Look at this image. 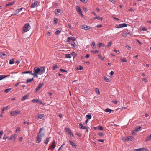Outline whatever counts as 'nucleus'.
Instances as JSON below:
<instances>
[{
  "instance_id": "680f3d73",
  "label": "nucleus",
  "mask_w": 151,
  "mask_h": 151,
  "mask_svg": "<svg viewBox=\"0 0 151 151\" xmlns=\"http://www.w3.org/2000/svg\"><path fill=\"white\" fill-rule=\"evenodd\" d=\"M83 9L85 12H87L88 10L85 7H83Z\"/></svg>"
},
{
  "instance_id": "aec40b11",
  "label": "nucleus",
  "mask_w": 151,
  "mask_h": 151,
  "mask_svg": "<svg viewBox=\"0 0 151 151\" xmlns=\"http://www.w3.org/2000/svg\"><path fill=\"white\" fill-rule=\"evenodd\" d=\"M65 58H70L71 57V54H66L65 55Z\"/></svg>"
},
{
  "instance_id": "5701e85b",
  "label": "nucleus",
  "mask_w": 151,
  "mask_h": 151,
  "mask_svg": "<svg viewBox=\"0 0 151 151\" xmlns=\"http://www.w3.org/2000/svg\"><path fill=\"white\" fill-rule=\"evenodd\" d=\"M112 110L109 108H106L105 109V111L106 112L111 113L112 111Z\"/></svg>"
},
{
  "instance_id": "13d9d810",
  "label": "nucleus",
  "mask_w": 151,
  "mask_h": 151,
  "mask_svg": "<svg viewBox=\"0 0 151 151\" xmlns=\"http://www.w3.org/2000/svg\"><path fill=\"white\" fill-rule=\"evenodd\" d=\"M98 135L101 136H102L103 135L102 132H99V133H98Z\"/></svg>"
},
{
  "instance_id": "864d4df0",
  "label": "nucleus",
  "mask_w": 151,
  "mask_h": 151,
  "mask_svg": "<svg viewBox=\"0 0 151 151\" xmlns=\"http://www.w3.org/2000/svg\"><path fill=\"white\" fill-rule=\"evenodd\" d=\"M95 43L94 42H92V43L91 44V46H92V48H95Z\"/></svg>"
},
{
  "instance_id": "ea45409f",
  "label": "nucleus",
  "mask_w": 151,
  "mask_h": 151,
  "mask_svg": "<svg viewBox=\"0 0 151 151\" xmlns=\"http://www.w3.org/2000/svg\"><path fill=\"white\" fill-rule=\"evenodd\" d=\"M11 90V88L7 89H5L4 90V92L6 93H8L9 92V91H10Z\"/></svg>"
},
{
  "instance_id": "58836bf2",
  "label": "nucleus",
  "mask_w": 151,
  "mask_h": 151,
  "mask_svg": "<svg viewBox=\"0 0 151 151\" xmlns=\"http://www.w3.org/2000/svg\"><path fill=\"white\" fill-rule=\"evenodd\" d=\"M85 27H86V25L84 24V25H81V27L82 29L85 30V29H85V28H86Z\"/></svg>"
},
{
  "instance_id": "c03bdc74",
  "label": "nucleus",
  "mask_w": 151,
  "mask_h": 151,
  "mask_svg": "<svg viewBox=\"0 0 151 151\" xmlns=\"http://www.w3.org/2000/svg\"><path fill=\"white\" fill-rule=\"evenodd\" d=\"M14 2H9L8 4H6V6H7L9 5H12L14 4Z\"/></svg>"
},
{
  "instance_id": "603ef678",
  "label": "nucleus",
  "mask_w": 151,
  "mask_h": 151,
  "mask_svg": "<svg viewBox=\"0 0 151 151\" xmlns=\"http://www.w3.org/2000/svg\"><path fill=\"white\" fill-rule=\"evenodd\" d=\"M20 130V128L19 127H18L17 128L16 130H15V132H17L19 131Z\"/></svg>"
},
{
  "instance_id": "69168bd1",
  "label": "nucleus",
  "mask_w": 151,
  "mask_h": 151,
  "mask_svg": "<svg viewBox=\"0 0 151 151\" xmlns=\"http://www.w3.org/2000/svg\"><path fill=\"white\" fill-rule=\"evenodd\" d=\"M137 132H136V131H135V129L134 131H133L132 132V134H135L137 133Z\"/></svg>"
},
{
  "instance_id": "0eeeda50",
  "label": "nucleus",
  "mask_w": 151,
  "mask_h": 151,
  "mask_svg": "<svg viewBox=\"0 0 151 151\" xmlns=\"http://www.w3.org/2000/svg\"><path fill=\"white\" fill-rule=\"evenodd\" d=\"M76 11L77 12L81 15L82 16H83V14L82 11L80 8V7L78 6H77L76 7Z\"/></svg>"
},
{
  "instance_id": "cd10ccee",
  "label": "nucleus",
  "mask_w": 151,
  "mask_h": 151,
  "mask_svg": "<svg viewBox=\"0 0 151 151\" xmlns=\"http://www.w3.org/2000/svg\"><path fill=\"white\" fill-rule=\"evenodd\" d=\"M151 140V134L147 137V138L146 139V141H148L150 140Z\"/></svg>"
},
{
  "instance_id": "7c9ffc66",
  "label": "nucleus",
  "mask_w": 151,
  "mask_h": 151,
  "mask_svg": "<svg viewBox=\"0 0 151 151\" xmlns=\"http://www.w3.org/2000/svg\"><path fill=\"white\" fill-rule=\"evenodd\" d=\"M72 47H75L76 44L74 42H72L71 44H70Z\"/></svg>"
},
{
  "instance_id": "e433bc0d",
  "label": "nucleus",
  "mask_w": 151,
  "mask_h": 151,
  "mask_svg": "<svg viewBox=\"0 0 151 151\" xmlns=\"http://www.w3.org/2000/svg\"><path fill=\"white\" fill-rule=\"evenodd\" d=\"M85 30H89L91 28V27H90L87 26V25H86V27Z\"/></svg>"
},
{
  "instance_id": "8fccbe9b",
  "label": "nucleus",
  "mask_w": 151,
  "mask_h": 151,
  "mask_svg": "<svg viewBox=\"0 0 151 151\" xmlns=\"http://www.w3.org/2000/svg\"><path fill=\"white\" fill-rule=\"evenodd\" d=\"M120 60L123 62H126L127 60L125 58H121Z\"/></svg>"
},
{
  "instance_id": "dca6fc26",
  "label": "nucleus",
  "mask_w": 151,
  "mask_h": 151,
  "mask_svg": "<svg viewBox=\"0 0 151 151\" xmlns=\"http://www.w3.org/2000/svg\"><path fill=\"white\" fill-rule=\"evenodd\" d=\"M134 138V137L132 136L127 137V141H131Z\"/></svg>"
},
{
  "instance_id": "9b49d317",
  "label": "nucleus",
  "mask_w": 151,
  "mask_h": 151,
  "mask_svg": "<svg viewBox=\"0 0 151 151\" xmlns=\"http://www.w3.org/2000/svg\"><path fill=\"white\" fill-rule=\"evenodd\" d=\"M71 40L73 41H74L76 40V39L75 38L73 37H68L67 39V41H66V42H69Z\"/></svg>"
},
{
  "instance_id": "4d7b16f0",
  "label": "nucleus",
  "mask_w": 151,
  "mask_h": 151,
  "mask_svg": "<svg viewBox=\"0 0 151 151\" xmlns=\"http://www.w3.org/2000/svg\"><path fill=\"white\" fill-rule=\"evenodd\" d=\"M31 81V79H27L26 81V82L28 83L30 82Z\"/></svg>"
},
{
  "instance_id": "2f4dec72",
  "label": "nucleus",
  "mask_w": 151,
  "mask_h": 151,
  "mask_svg": "<svg viewBox=\"0 0 151 151\" xmlns=\"http://www.w3.org/2000/svg\"><path fill=\"white\" fill-rule=\"evenodd\" d=\"M115 27L117 28H122V24H120L116 26Z\"/></svg>"
},
{
  "instance_id": "7ed1b4c3",
  "label": "nucleus",
  "mask_w": 151,
  "mask_h": 151,
  "mask_svg": "<svg viewBox=\"0 0 151 151\" xmlns=\"http://www.w3.org/2000/svg\"><path fill=\"white\" fill-rule=\"evenodd\" d=\"M30 29V26L29 23H26L23 26V31L26 32L29 31Z\"/></svg>"
},
{
  "instance_id": "9d476101",
  "label": "nucleus",
  "mask_w": 151,
  "mask_h": 151,
  "mask_svg": "<svg viewBox=\"0 0 151 151\" xmlns=\"http://www.w3.org/2000/svg\"><path fill=\"white\" fill-rule=\"evenodd\" d=\"M37 1H36V0H35L34 1V2L32 4L31 7V8H34L37 6Z\"/></svg>"
},
{
  "instance_id": "a18cd8bd",
  "label": "nucleus",
  "mask_w": 151,
  "mask_h": 151,
  "mask_svg": "<svg viewBox=\"0 0 151 151\" xmlns=\"http://www.w3.org/2000/svg\"><path fill=\"white\" fill-rule=\"evenodd\" d=\"M112 44V42H108V45H107V47H109Z\"/></svg>"
},
{
  "instance_id": "bb28decb",
  "label": "nucleus",
  "mask_w": 151,
  "mask_h": 151,
  "mask_svg": "<svg viewBox=\"0 0 151 151\" xmlns=\"http://www.w3.org/2000/svg\"><path fill=\"white\" fill-rule=\"evenodd\" d=\"M104 80L106 82H110V81L109 80V79L108 78L104 76Z\"/></svg>"
},
{
  "instance_id": "f704fd0d",
  "label": "nucleus",
  "mask_w": 151,
  "mask_h": 151,
  "mask_svg": "<svg viewBox=\"0 0 151 151\" xmlns=\"http://www.w3.org/2000/svg\"><path fill=\"white\" fill-rule=\"evenodd\" d=\"M141 128V127L140 126H139L138 127L135 128V131L137 132L139 131V130H140Z\"/></svg>"
},
{
  "instance_id": "de8ad7c7",
  "label": "nucleus",
  "mask_w": 151,
  "mask_h": 151,
  "mask_svg": "<svg viewBox=\"0 0 151 151\" xmlns=\"http://www.w3.org/2000/svg\"><path fill=\"white\" fill-rule=\"evenodd\" d=\"M7 107H7H4L3 108V109L2 110V113H3L4 110H7Z\"/></svg>"
},
{
  "instance_id": "f3484780",
  "label": "nucleus",
  "mask_w": 151,
  "mask_h": 151,
  "mask_svg": "<svg viewBox=\"0 0 151 151\" xmlns=\"http://www.w3.org/2000/svg\"><path fill=\"white\" fill-rule=\"evenodd\" d=\"M22 74H27V73H29L30 74L32 75V71H24L22 72Z\"/></svg>"
},
{
  "instance_id": "72a5a7b5",
  "label": "nucleus",
  "mask_w": 151,
  "mask_h": 151,
  "mask_svg": "<svg viewBox=\"0 0 151 151\" xmlns=\"http://www.w3.org/2000/svg\"><path fill=\"white\" fill-rule=\"evenodd\" d=\"M83 69V67L82 66H79V67H77V69L78 70H82Z\"/></svg>"
},
{
  "instance_id": "1a4fd4ad",
  "label": "nucleus",
  "mask_w": 151,
  "mask_h": 151,
  "mask_svg": "<svg viewBox=\"0 0 151 151\" xmlns=\"http://www.w3.org/2000/svg\"><path fill=\"white\" fill-rule=\"evenodd\" d=\"M65 129L66 131L69 134L70 136H73L72 133L70 129L68 128H66Z\"/></svg>"
},
{
  "instance_id": "a211bd4d",
  "label": "nucleus",
  "mask_w": 151,
  "mask_h": 151,
  "mask_svg": "<svg viewBox=\"0 0 151 151\" xmlns=\"http://www.w3.org/2000/svg\"><path fill=\"white\" fill-rule=\"evenodd\" d=\"M55 13L57 14L60 12L61 9H57L55 10Z\"/></svg>"
},
{
  "instance_id": "0e129e2a",
  "label": "nucleus",
  "mask_w": 151,
  "mask_h": 151,
  "mask_svg": "<svg viewBox=\"0 0 151 151\" xmlns=\"http://www.w3.org/2000/svg\"><path fill=\"white\" fill-rule=\"evenodd\" d=\"M114 74V72L113 71H111L109 73V75L110 76H112V75H113Z\"/></svg>"
},
{
  "instance_id": "ddd939ff",
  "label": "nucleus",
  "mask_w": 151,
  "mask_h": 151,
  "mask_svg": "<svg viewBox=\"0 0 151 151\" xmlns=\"http://www.w3.org/2000/svg\"><path fill=\"white\" fill-rule=\"evenodd\" d=\"M28 97H29V95H26L22 97L21 100L22 101H23L25 100L28 99Z\"/></svg>"
},
{
  "instance_id": "4468645a",
  "label": "nucleus",
  "mask_w": 151,
  "mask_h": 151,
  "mask_svg": "<svg viewBox=\"0 0 151 151\" xmlns=\"http://www.w3.org/2000/svg\"><path fill=\"white\" fill-rule=\"evenodd\" d=\"M10 76V75H0V80H1L3 79H4V78H6V77H9Z\"/></svg>"
},
{
  "instance_id": "c85d7f7f",
  "label": "nucleus",
  "mask_w": 151,
  "mask_h": 151,
  "mask_svg": "<svg viewBox=\"0 0 151 151\" xmlns=\"http://www.w3.org/2000/svg\"><path fill=\"white\" fill-rule=\"evenodd\" d=\"M49 139L50 138H47L44 141V143H45L46 144H47L49 141Z\"/></svg>"
},
{
  "instance_id": "79ce46f5",
  "label": "nucleus",
  "mask_w": 151,
  "mask_h": 151,
  "mask_svg": "<svg viewBox=\"0 0 151 151\" xmlns=\"http://www.w3.org/2000/svg\"><path fill=\"white\" fill-rule=\"evenodd\" d=\"M98 129L99 130L102 131L103 130V128L102 126H99V127H98Z\"/></svg>"
},
{
  "instance_id": "a878e982",
  "label": "nucleus",
  "mask_w": 151,
  "mask_h": 151,
  "mask_svg": "<svg viewBox=\"0 0 151 151\" xmlns=\"http://www.w3.org/2000/svg\"><path fill=\"white\" fill-rule=\"evenodd\" d=\"M71 54V55H72L73 57V58H75L76 56L77 55V54L76 53L74 52H72Z\"/></svg>"
},
{
  "instance_id": "49530a36",
  "label": "nucleus",
  "mask_w": 151,
  "mask_h": 151,
  "mask_svg": "<svg viewBox=\"0 0 151 151\" xmlns=\"http://www.w3.org/2000/svg\"><path fill=\"white\" fill-rule=\"evenodd\" d=\"M58 67L57 65H55L53 67V70H54L55 69H57L58 68Z\"/></svg>"
},
{
  "instance_id": "f8f14e48",
  "label": "nucleus",
  "mask_w": 151,
  "mask_h": 151,
  "mask_svg": "<svg viewBox=\"0 0 151 151\" xmlns=\"http://www.w3.org/2000/svg\"><path fill=\"white\" fill-rule=\"evenodd\" d=\"M16 135L17 134H14L12 135L9 138L8 140H12L13 139H14V140H15L16 139Z\"/></svg>"
},
{
  "instance_id": "6ab92c4d",
  "label": "nucleus",
  "mask_w": 151,
  "mask_h": 151,
  "mask_svg": "<svg viewBox=\"0 0 151 151\" xmlns=\"http://www.w3.org/2000/svg\"><path fill=\"white\" fill-rule=\"evenodd\" d=\"M69 141L70 142V144L73 147H75L76 146V145L74 143L72 142L70 140H69Z\"/></svg>"
},
{
  "instance_id": "f257e3e1",
  "label": "nucleus",
  "mask_w": 151,
  "mask_h": 151,
  "mask_svg": "<svg viewBox=\"0 0 151 151\" xmlns=\"http://www.w3.org/2000/svg\"><path fill=\"white\" fill-rule=\"evenodd\" d=\"M43 130L42 128H41L38 133L37 137V140L36 142L37 143H39L41 141L42 139V137L44 136V134L42 132Z\"/></svg>"
},
{
  "instance_id": "412c9836",
  "label": "nucleus",
  "mask_w": 151,
  "mask_h": 151,
  "mask_svg": "<svg viewBox=\"0 0 151 151\" xmlns=\"http://www.w3.org/2000/svg\"><path fill=\"white\" fill-rule=\"evenodd\" d=\"M44 114H39L38 115V117L37 118L40 119H42V118L44 116Z\"/></svg>"
},
{
  "instance_id": "6e6552de",
  "label": "nucleus",
  "mask_w": 151,
  "mask_h": 151,
  "mask_svg": "<svg viewBox=\"0 0 151 151\" xmlns=\"http://www.w3.org/2000/svg\"><path fill=\"white\" fill-rule=\"evenodd\" d=\"M134 150L135 151H148L147 149L144 148L135 149Z\"/></svg>"
},
{
  "instance_id": "6e6d98bb",
  "label": "nucleus",
  "mask_w": 151,
  "mask_h": 151,
  "mask_svg": "<svg viewBox=\"0 0 151 151\" xmlns=\"http://www.w3.org/2000/svg\"><path fill=\"white\" fill-rule=\"evenodd\" d=\"M142 80L145 82L146 83L147 81V80L145 78H142Z\"/></svg>"
},
{
  "instance_id": "37998d69",
  "label": "nucleus",
  "mask_w": 151,
  "mask_h": 151,
  "mask_svg": "<svg viewBox=\"0 0 151 151\" xmlns=\"http://www.w3.org/2000/svg\"><path fill=\"white\" fill-rule=\"evenodd\" d=\"M38 100L37 99H33L32 100V101L33 103H38Z\"/></svg>"
},
{
  "instance_id": "3c124183",
  "label": "nucleus",
  "mask_w": 151,
  "mask_h": 151,
  "mask_svg": "<svg viewBox=\"0 0 151 151\" xmlns=\"http://www.w3.org/2000/svg\"><path fill=\"white\" fill-rule=\"evenodd\" d=\"M60 32H61V31L58 30L55 32V34L56 35H58L59 33H60Z\"/></svg>"
},
{
  "instance_id": "a19ab883",
  "label": "nucleus",
  "mask_w": 151,
  "mask_h": 151,
  "mask_svg": "<svg viewBox=\"0 0 151 151\" xmlns=\"http://www.w3.org/2000/svg\"><path fill=\"white\" fill-rule=\"evenodd\" d=\"M96 93L98 95L100 94V92L99 90V89L98 88H96Z\"/></svg>"
},
{
  "instance_id": "2eb2a0df",
  "label": "nucleus",
  "mask_w": 151,
  "mask_h": 151,
  "mask_svg": "<svg viewBox=\"0 0 151 151\" xmlns=\"http://www.w3.org/2000/svg\"><path fill=\"white\" fill-rule=\"evenodd\" d=\"M93 19H97L98 20H99L102 21L103 19V18L102 17H101L99 16H96L95 17H94L93 18Z\"/></svg>"
},
{
  "instance_id": "4be33fe9",
  "label": "nucleus",
  "mask_w": 151,
  "mask_h": 151,
  "mask_svg": "<svg viewBox=\"0 0 151 151\" xmlns=\"http://www.w3.org/2000/svg\"><path fill=\"white\" fill-rule=\"evenodd\" d=\"M23 9V8H20V9H18L16 10L15 12H16L17 13H19L22 11Z\"/></svg>"
},
{
  "instance_id": "20e7f679",
  "label": "nucleus",
  "mask_w": 151,
  "mask_h": 151,
  "mask_svg": "<svg viewBox=\"0 0 151 151\" xmlns=\"http://www.w3.org/2000/svg\"><path fill=\"white\" fill-rule=\"evenodd\" d=\"M20 114V111L16 110L14 111H12L10 112V115L11 116H14L17 115L18 114Z\"/></svg>"
},
{
  "instance_id": "423d86ee",
  "label": "nucleus",
  "mask_w": 151,
  "mask_h": 151,
  "mask_svg": "<svg viewBox=\"0 0 151 151\" xmlns=\"http://www.w3.org/2000/svg\"><path fill=\"white\" fill-rule=\"evenodd\" d=\"M44 85V83H40L37 86V87L36 88V92H37Z\"/></svg>"
},
{
  "instance_id": "473e14b6",
  "label": "nucleus",
  "mask_w": 151,
  "mask_h": 151,
  "mask_svg": "<svg viewBox=\"0 0 151 151\" xmlns=\"http://www.w3.org/2000/svg\"><path fill=\"white\" fill-rule=\"evenodd\" d=\"M98 56L99 57V58L100 59H101V60H104V58H103L102 57V56L100 54H99L98 55Z\"/></svg>"
},
{
  "instance_id": "052dcab7",
  "label": "nucleus",
  "mask_w": 151,
  "mask_h": 151,
  "mask_svg": "<svg viewBox=\"0 0 151 151\" xmlns=\"http://www.w3.org/2000/svg\"><path fill=\"white\" fill-rule=\"evenodd\" d=\"M65 145L64 144H62L60 146V147L59 148L58 150V151L60 150L61 148H63V145Z\"/></svg>"
},
{
  "instance_id": "09e8293b",
  "label": "nucleus",
  "mask_w": 151,
  "mask_h": 151,
  "mask_svg": "<svg viewBox=\"0 0 151 151\" xmlns=\"http://www.w3.org/2000/svg\"><path fill=\"white\" fill-rule=\"evenodd\" d=\"M122 27H125L127 26V24L126 23H123L122 24Z\"/></svg>"
},
{
  "instance_id": "c9c22d12",
  "label": "nucleus",
  "mask_w": 151,
  "mask_h": 151,
  "mask_svg": "<svg viewBox=\"0 0 151 151\" xmlns=\"http://www.w3.org/2000/svg\"><path fill=\"white\" fill-rule=\"evenodd\" d=\"M9 64H12L14 63V60L13 59H11L9 61Z\"/></svg>"
},
{
  "instance_id": "5fc2aeb1",
  "label": "nucleus",
  "mask_w": 151,
  "mask_h": 151,
  "mask_svg": "<svg viewBox=\"0 0 151 151\" xmlns=\"http://www.w3.org/2000/svg\"><path fill=\"white\" fill-rule=\"evenodd\" d=\"M92 52L95 54H96L99 52V51L96 50L95 51H92Z\"/></svg>"
},
{
  "instance_id": "338daca9",
  "label": "nucleus",
  "mask_w": 151,
  "mask_h": 151,
  "mask_svg": "<svg viewBox=\"0 0 151 151\" xmlns=\"http://www.w3.org/2000/svg\"><path fill=\"white\" fill-rule=\"evenodd\" d=\"M60 71L61 72H67V71L66 70L63 69H60Z\"/></svg>"
},
{
  "instance_id": "774afa93",
  "label": "nucleus",
  "mask_w": 151,
  "mask_h": 151,
  "mask_svg": "<svg viewBox=\"0 0 151 151\" xmlns=\"http://www.w3.org/2000/svg\"><path fill=\"white\" fill-rule=\"evenodd\" d=\"M125 47L127 48H131V47L127 45H126L125 46Z\"/></svg>"
},
{
  "instance_id": "393cba45",
  "label": "nucleus",
  "mask_w": 151,
  "mask_h": 151,
  "mask_svg": "<svg viewBox=\"0 0 151 151\" xmlns=\"http://www.w3.org/2000/svg\"><path fill=\"white\" fill-rule=\"evenodd\" d=\"M98 44L99 45V48H101L102 46L103 47H105L106 46L104 44L101 43Z\"/></svg>"
},
{
  "instance_id": "b1692460",
  "label": "nucleus",
  "mask_w": 151,
  "mask_h": 151,
  "mask_svg": "<svg viewBox=\"0 0 151 151\" xmlns=\"http://www.w3.org/2000/svg\"><path fill=\"white\" fill-rule=\"evenodd\" d=\"M86 117L87 119H91L92 118V116L90 114H88L86 115Z\"/></svg>"
},
{
  "instance_id": "bf43d9fd",
  "label": "nucleus",
  "mask_w": 151,
  "mask_h": 151,
  "mask_svg": "<svg viewBox=\"0 0 151 151\" xmlns=\"http://www.w3.org/2000/svg\"><path fill=\"white\" fill-rule=\"evenodd\" d=\"M23 123L24 124H27V125H29L30 124H29V122H27V121H25V122H23Z\"/></svg>"
},
{
  "instance_id": "39448f33",
  "label": "nucleus",
  "mask_w": 151,
  "mask_h": 151,
  "mask_svg": "<svg viewBox=\"0 0 151 151\" xmlns=\"http://www.w3.org/2000/svg\"><path fill=\"white\" fill-rule=\"evenodd\" d=\"M40 72L39 73V75H42L45 72L46 70V67L45 66L40 67Z\"/></svg>"
},
{
  "instance_id": "e2e57ef3",
  "label": "nucleus",
  "mask_w": 151,
  "mask_h": 151,
  "mask_svg": "<svg viewBox=\"0 0 151 151\" xmlns=\"http://www.w3.org/2000/svg\"><path fill=\"white\" fill-rule=\"evenodd\" d=\"M79 127L80 129H82L83 127V126L82 124L81 123H80L79 124Z\"/></svg>"
},
{
  "instance_id": "f03ea898",
  "label": "nucleus",
  "mask_w": 151,
  "mask_h": 151,
  "mask_svg": "<svg viewBox=\"0 0 151 151\" xmlns=\"http://www.w3.org/2000/svg\"><path fill=\"white\" fill-rule=\"evenodd\" d=\"M34 73H32V75L34 77H38V74H39V73L40 72V68H37L35 67L34 69Z\"/></svg>"
},
{
  "instance_id": "4c0bfd02",
  "label": "nucleus",
  "mask_w": 151,
  "mask_h": 151,
  "mask_svg": "<svg viewBox=\"0 0 151 151\" xmlns=\"http://www.w3.org/2000/svg\"><path fill=\"white\" fill-rule=\"evenodd\" d=\"M128 33H127V32H124L122 34V36H124V37L127 36V35H128Z\"/></svg>"
},
{
  "instance_id": "c756f323",
  "label": "nucleus",
  "mask_w": 151,
  "mask_h": 151,
  "mask_svg": "<svg viewBox=\"0 0 151 151\" xmlns=\"http://www.w3.org/2000/svg\"><path fill=\"white\" fill-rule=\"evenodd\" d=\"M122 140L123 141L125 142V141H127V137H123Z\"/></svg>"
}]
</instances>
